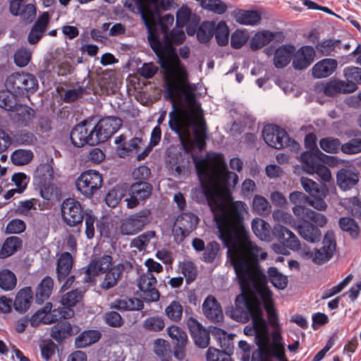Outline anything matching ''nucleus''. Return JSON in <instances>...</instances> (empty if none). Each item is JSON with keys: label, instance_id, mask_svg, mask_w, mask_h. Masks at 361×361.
Listing matches in <instances>:
<instances>
[{"label": "nucleus", "instance_id": "c03bdc74", "mask_svg": "<svg viewBox=\"0 0 361 361\" xmlns=\"http://www.w3.org/2000/svg\"><path fill=\"white\" fill-rule=\"evenodd\" d=\"M16 94L7 89L0 91V107L11 111H15L18 103Z\"/></svg>", "mask_w": 361, "mask_h": 361}, {"label": "nucleus", "instance_id": "bb28decb", "mask_svg": "<svg viewBox=\"0 0 361 361\" xmlns=\"http://www.w3.org/2000/svg\"><path fill=\"white\" fill-rule=\"evenodd\" d=\"M49 20L48 13L44 12L39 16L28 34L27 40L30 44H35L39 41L46 30Z\"/></svg>", "mask_w": 361, "mask_h": 361}, {"label": "nucleus", "instance_id": "e433bc0d", "mask_svg": "<svg viewBox=\"0 0 361 361\" xmlns=\"http://www.w3.org/2000/svg\"><path fill=\"white\" fill-rule=\"evenodd\" d=\"M101 338V333L97 330H87L82 332L75 340L77 348H83L97 342Z\"/></svg>", "mask_w": 361, "mask_h": 361}, {"label": "nucleus", "instance_id": "774afa93", "mask_svg": "<svg viewBox=\"0 0 361 361\" xmlns=\"http://www.w3.org/2000/svg\"><path fill=\"white\" fill-rule=\"evenodd\" d=\"M249 35L246 31L237 30L231 37V44L234 49L241 48L248 40Z\"/></svg>", "mask_w": 361, "mask_h": 361}, {"label": "nucleus", "instance_id": "aec40b11", "mask_svg": "<svg viewBox=\"0 0 361 361\" xmlns=\"http://www.w3.org/2000/svg\"><path fill=\"white\" fill-rule=\"evenodd\" d=\"M113 264V257L110 255L102 256L93 255L87 266L86 273L88 276H96L108 271Z\"/></svg>", "mask_w": 361, "mask_h": 361}, {"label": "nucleus", "instance_id": "680f3d73", "mask_svg": "<svg viewBox=\"0 0 361 361\" xmlns=\"http://www.w3.org/2000/svg\"><path fill=\"white\" fill-rule=\"evenodd\" d=\"M165 313L171 320L178 322L182 317L183 307L179 302L174 300L166 307Z\"/></svg>", "mask_w": 361, "mask_h": 361}, {"label": "nucleus", "instance_id": "f03ea898", "mask_svg": "<svg viewBox=\"0 0 361 361\" xmlns=\"http://www.w3.org/2000/svg\"><path fill=\"white\" fill-rule=\"evenodd\" d=\"M158 0L149 3L145 12V20L140 12L135 10L133 13H138L149 29L148 40L151 48L156 54L159 63L164 73L166 86V97L174 100L183 93L189 91L188 75L185 67L181 63L173 44H182L185 35L183 27H177L169 34L164 35V39H160L150 30L151 24L154 23V14L150 9L152 5H156Z\"/></svg>", "mask_w": 361, "mask_h": 361}, {"label": "nucleus", "instance_id": "0e129e2a", "mask_svg": "<svg viewBox=\"0 0 361 361\" xmlns=\"http://www.w3.org/2000/svg\"><path fill=\"white\" fill-rule=\"evenodd\" d=\"M201 6L218 14H223L226 11V5L220 0H197Z\"/></svg>", "mask_w": 361, "mask_h": 361}, {"label": "nucleus", "instance_id": "f257e3e1", "mask_svg": "<svg viewBox=\"0 0 361 361\" xmlns=\"http://www.w3.org/2000/svg\"><path fill=\"white\" fill-rule=\"evenodd\" d=\"M202 192L213 212L219 237L227 247V255L232 264L241 291L250 293L264 304L269 324L274 328L279 326L272 300V293L267 286L266 274L262 270L259 259H265L267 254L250 240L244 226V214L247 205L242 201L232 202L228 207L220 192L234 188L238 177H199Z\"/></svg>", "mask_w": 361, "mask_h": 361}, {"label": "nucleus", "instance_id": "a19ab883", "mask_svg": "<svg viewBox=\"0 0 361 361\" xmlns=\"http://www.w3.org/2000/svg\"><path fill=\"white\" fill-rule=\"evenodd\" d=\"M274 35L268 30L257 32L251 39L250 44L252 50H257L273 40Z\"/></svg>", "mask_w": 361, "mask_h": 361}, {"label": "nucleus", "instance_id": "4c0bfd02", "mask_svg": "<svg viewBox=\"0 0 361 361\" xmlns=\"http://www.w3.org/2000/svg\"><path fill=\"white\" fill-rule=\"evenodd\" d=\"M71 334L72 326L67 322H59L51 328V337L59 343Z\"/></svg>", "mask_w": 361, "mask_h": 361}, {"label": "nucleus", "instance_id": "393cba45", "mask_svg": "<svg viewBox=\"0 0 361 361\" xmlns=\"http://www.w3.org/2000/svg\"><path fill=\"white\" fill-rule=\"evenodd\" d=\"M324 154L317 149L315 152H304L300 155L302 169L307 173L313 174L315 169L323 161L322 157Z\"/></svg>", "mask_w": 361, "mask_h": 361}, {"label": "nucleus", "instance_id": "6e6d98bb", "mask_svg": "<svg viewBox=\"0 0 361 361\" xmlns=\"http://www.w3.org/2000/svg\"><path fill=\"white\" fill-rule=\"evenodd\" d=\"M181 273L185 278L188 284L194 281L197 276V269L195 264L190 261H185L180 264Z\"/></svg>", "mask_w": 361, "mask_h": 361}, {"label": "nucleus", "instance_id": "c9c22d12", "mask_svg": "<svg viewBox=\"0 0 361 361\" xmlns=\"http://www.w3.org/2000/svg\"><path fill=\"white\" fill-rule=\"evenodd\" d=\"M54 288V281L50 276H45L36 289L35 300L38 304L43 303L51 295Z\"/></svg>", "mask_w": 361, "mask_h": 361}, {"label": "nucleus", "instance_id": "13d9d810", "mask_svg": "<svg viewBox=\"0 0 361 361\" xmlns=\"http://www.w3.org/2000/svg\"><path fill=\"white\" fill-rule=\"evenodd\" d=\"M319 146L324 152L329 154L337 153L339 149H341L340 140L332 137L322 138L319 140Z\"/></svg>", "mask_w": 361, "mask_h": 361}, {"label": "nucleus", "instance_id": "c85d7f7f", "mask_svg": "<svg viewBox=\"0 0 361 361\" xmlns=\"http://www.w3.org/2000/svg\"><path fill=\"white\" fill-rule=\"evenodd\" d=\"M295 229L299 235L308 242L316 243L320 240L321 231L317 226H315L308 221H302L297 225Z\"/></svg>", "mask_w": 361, "mask_h": 361}, {"label": "nucleus", "instance_id": "338daca9", "mask_svg": "<svg viewBox=\"0 0 361 361\" xmlns=\"http://www.w3.org/2000/svg\"><path fill=\"white\" fill-rule=\"evenodd\" d=\"M155 236V232L148 231L134 238L132 241L133 245L139 250H145L151 239Z\"/></svg>", "mask_w": 361, "mask_h": 361}, {"label": "nucleus", "instance_id": "09e8293b", "mask_svg": "<svg viewBox=\"0 0 361 361\" xmlns=\"http://www.w3.org/2000/svg\"><path fill=\"white\" fill-rule=\"evenodd\" d=\"M34 154L30 149H18L11 155V160L16 166H24L33 159Z\"/></svg>", "mask_w": 361, "mask_h": 361}, {"label": "nucleus", "instance_id": "ddd939ff", "mask_svg": "<svg viewBox=\"0 0 361 361\" xmlns=\"http://www.w3.org/2000/svg\"><path fill=\"white\" fill-rule=\"evenodd\" d=\"M157 283L156 277L150 272H146L138 278L140 297L146 302H155L159 299V293L156 288Z\"/></svg>", "mask_w": 361, "mask_h": 361}, {"label": "nucleus", "instance_id": "7ed1b4c3", "mask_svg": "<svg viewBox=\"0 0 361 361\" xmlns=\"http://www.w3.org/2000/svg\"><path fill=\"white\" fill-rule=\"evenodd\" d=\"M231 317L239 322L246 323L252 319V326L244 328L247 336H255V341L258 346V338L262 337L266 321L263 318L261 303L255 299L250 293H241L235 300V307L231 311Z\"/></svg>", "mask_w": 361, "mask_h": 361}, {"label": "nucleus", "instance_id": "79ce46f5", "mask_svg": "<svg viewBox=\"0 0 361 361\" xmlns=\"http://www.w3.org/2000/svg\"><path fill=\"white\" fill-rule=\"evenodd\" d=\"M22 241L20 238L11 236L7 238L2 245L0 250V257L6 258L12 255L21 246Z\"/></svg>", "mask_w": 361, "mask_h": 361}, {"label": "nucleus", "instance_id": "4be33fe9", "mask_svg": "<svg viewBox=\"0 0 361 361\" xmlns=\"http://www.w3.org/2000/svg\"><path fill=\"white\" fill-rule=\"evenodd\" d=\"M293 55V67L295 70H304L313 62L315 49L311 46H303Z\"/></svg>", "mask_w": 361, "mask_h": 361}, {"label": "nucleus", "instance_id": "37998d69", "mask_svg": "<svg viewBox=\"0 0 361 361\" xmlns=\"http://www.w3.org/2000/svg\"><path fill=\"white\" fill-rule=\"evenodd\" d=\"M112 307L121 311L140 310L143 309L144 304L137 298H125L115 301Z\"/></svg>", "mask_w": 361, "mask_h": 361}, {"label": "nucleus", "instance_id": "2f4dec72", "mask_svg": "<svg viewBox=\"0 0 361 361\" xmlns=\"http://www.w3.org/2000/svg\"><path fill=\"white\" fill-rule=\"evenodd\" d=\"M358 180V173L350 169H343L337 173L338 185L343 190L351 189Z\"/></svg>", "mask_w": 361, "mask_h": 361}, {"label": "nucleus", "instance_id": "412c9836", "mask_svg": "<svg viewBox=\"0 0 361 361\" xmlns=\"http://www.w3.org/2000/svg\"><path fill=\"white\" fill-rule=\"evenodd\" d=\"M128 267H131L130 264L128 262L118 263L112 266L108 271L104 273L105 275L101 283V288L104 290H109L115 287L118 284L123 272Z\"/></svg>", "mask_w": 361, "mask_h": 361}, {"label": "nucleus", "instance_id": "f704fd0d", "mask_svg": "<svg viewBox=\"0 0 361 361\" xmlns=\"http://www.w3.org/2000/svg\"><path fill=\"white\" fill-rule=\"evenodd\" d=\"M354 85L346 83L345 81L341 80H333L326 84L324 87V93L326 96L333 97L338 94L352 93L350 89L354 87Z\"/></svg>", "mask_w": 361, "mask_h": 361}, {"label": "nucleus", "instance_id": "8fccbe9b", "mask_svg": "<svg viewBox=\"0 0 361 361\" xmlns=\"http://www.w3.org/2000/svg\"><path fill=\"white\" fill-rule=\"evenodd\" d=\"M253 212L260 216H267L271 212V205L268 200L262 195H256L252 200Z\"/></svg>", "mask_w": 361, "mask_h": 361}, {"label": "nucleus", "instance_id": "dca6fc26", "mask_svg": "<svg viewBox=\"0 0 361 361\" xmlns=\"http://www.w3.org/2000/svg\"><path fill=\"white\" fill-rule=\"evenodd\" d=\"M92 133L91 123L86 121H82L71 130L70 134L71 143L76 147H81L85 145L94 146V142L91 140Z\"/></svg>", "mask_w": 361, "mask_h": 361}, {"label": "nucleus", "instance_id": "20e7f679", "mask_svg": "<svg viewBox=\"0 0 361 361\" xmlns=\"http://www.w3.org/2000/svg\"><path fill=\"white\" fill-rule=\"evenodd\" d=\"M258 348L253 352L251 361H273L283 360L285 357V347L282 343V336L279 330L271 333L269 337L265 324L262 337L258 338Z\"/></svg>", "mask_w": 361, "mask_h": 361}, {"label": "nucleus", "instance_id": "5701e85b", "mask_svg": "<svg viewBox=\"0 0 361 361\" xmlns=\"http://www.w3.org/2000/svg\"><path fill=\"white\" fill-rule=\"evenodd\" d=\"M293 214L302 221H311L318 226L322 227L326 224V216L320 213H317L301 204H295L293 207Z\"/></svg>", "mask_w": 361, "mask_h": 361}, {"label": "nucleus", "instance_id": "f8f14e48", "mask_svg": "<svg viewBox=\"0 0 361 361\" xmlns=\"http://www.w3.org/2000/svg\"><path fill=\"white\" fill-rule=\"evenodd\" d=\"M151 212L148 209H144L130 215L122 222L120 231L123 235H134L141 231L150 222Z\"/></svg>", "mask_w": 361, "mask_h": 361}, {"label": "nucleus", "instance_id": "72a5a7b5", "mask_svg": "<svg viewBox=\"0 0 361 361\" xmlns=\"http://www.w3.org/2000/svg\"><path fill=\"white\" fill-rule=\"evenodd\" d=\"M33 292L30 287H25L17 293L14 300V307L19 312H26L30 307Z\"/></svg>", "mask_w": 361, "mask_h": 361}, {"label": "nucleus", "instance_id": "2eb2a0df", "mask_svg": "<svg viewBox=\"0 0 361 361\" xmlns=\"http://www.w3.org/2000/svg\"><path fill=\"white\" fill-rule=\"evenodd\" d=\"M169 126L172 131L180 137L183 136V134L188 133V129L192 123V116L188 111L183 110L180 114L176 111L173 104V109L169 112Z\"/></svg>", "mask_w": 361, "mask_h": 361}, {"label": "nucleus", "instance_id": "ea45409f", "mask_svg": "<svg viewBox=\"0 0 361 361\" xmlns=\"http://www.w3.org/2000/svg\"><path fill=\"white\" fill-rule=\"evenodd\" d=\"M300 183L303 189L308 192L311 197L315 196L320 192V195L327 196L329 190L326 185L319 186L318 183L306 177L300 178Z\"/></svg>", "mask_w": 361, "mask_h": 361}, {"label": "nucleus", "instance_id": "49530a36", "mask_svg": "<svg viewBox=\"0 0 361 361\" xmlns=\"http://www.w3.org/2000/svg\"><path fill=\"white\" fill-rule=\"evenodd\" d=\"M343 75L346 80V83L354 85L353 87L350 90L352 92H354L357 90V84L361 85V68L350 66L344 68Z\"/></svg>", "mask_w": 361, "mask_h": 361}, {"label": "nucleus", "instance_id": "603ef678", "mask_svg": "<svg viewBox=\"0 0 361 361\" xmlns=\"http://www.w3.org/2000/svg\"><path fill=\"white\" fill-rule=\"evenodd\" d=\"M83 297V292L78 288L64 294L61 300V305L71 309L80 302Z\"/></svg>", "mask_w": 361, "mask_h": 361}, {"label": "nucleus", "instance_id": "423d86ee", "mask_svg": "<svg viewBox=\"0 0 361 361\" xmlns=\"http://www.w3.org/2000/svg\"><path fill=\"white\" fill-rule=\"evenodd\" d=\"M262 136L264 142L271 147L282 149L290 147L293 149H298L299 145L292 140L287 132L276 125H267L264 127Z\"/></svg>", "mask_w": 361, "mask_h": 361}, {"label": "nucleus", "instance_id": "5fc2aeb1", "mask_svg": "<svg viewBox=\"0 0 361 361\" xmlns=\"http://www.w3.org/2000/svg\"><path fill=\"white\" fill-rule=\"evenodd\" d=\"M339 226L343 231L348 232L352 238H356L359 235L360 228L353 219L342 217L339 219Z\"/></svg>", "mask_w": 361, "mask_h": 361}, {"label": "nucleus", "instance_id": "de8ad7c7", "mask_svg": "<svg viewBox=\"0 0 361 361\" xmlns=\"http://www.w3.org/2000/svg\"><path fill=\"white\" fill-rule=\"evenodd\" d=\"M73 314V310L72 309L67 308L65 306L58 307L53 310L51 309L50 312H47V313H46L47 321H45V323L50 324L56 322L61 319L71 318Z\"/></svg>", "mask_w": 361, "mask_h": 361}, {"label": "nucleus", "instance_id": "9d476101", "mask_svg": "<svg viewBox=\"0 0 361 361\" xmlns=\"http://www.w3.org/2000/svg\"><path fill=\"white\" fill-rule=\"evenodd\" d=\"M102 174L95 170L82 172L76 180L77 189L85 196L91 197L102 185Z\"/></svg>", "mask_w": 361, "mask_h": 361}, {"label": "nucleus", "instance_id": "6ab92c4d", "mask_svg": "<svg viewBox=\"0 0 361 361\" xmlns=\"http://www.w3.org/2000/svg\"><path fill=\"white\" fill-rule=\"evenodd\" d=\"M273 234L286 247L298 250L300 243L297 236L285 226L278 224L273 228Z\"/></svg>", "mask_w": 361, "mask_h": 361}, {"label": "nucleus", "instance_id": "58836bf2", "mask_svg": "<svg viewBox=\"0 0 361 361\" xmlns=\"http://www.w3.org/2000/svg\"><path fill=\"white\" fill-rule=\"evenodd\" d=\"M252 229L255 235L262 240H269L270 225L264 220L255 218L252 221Z\"/></svg>", "mask_w": 361, "mask_h": 361}, {"label": "nucleus", "instance_id": "7c9ffc66", "mask_svg": "<svg viewBox=\"0 0 361 361\" xmlns=\"http://www.w3.org/2000/svg\"><path fill=\"white\" fill-rule=\"evenodd\" d=\"M310 37L311 42L315 44V49L323 56H329L335 48H341V41L339 39H328L319 42V37L313 36V32L310 33Z\"/></svg>", "mask_w": 361, "mask_h": 361}, {"label": "nucleus", "instance_id": "473e14b6", "mask_svg": "<svg viewBox=\"0 0 361 361\" xmlns=\"http://www.w3.org/2000/svg\"><path fill=\"white\" fill-rule=\"evenodd\" d=\"M73 259L68 252H63L57 260L56 274L59 281L66 279L73 267Z\"/></svg>", "mask_w": 361, "mask_h": 361}, {"label": "nucleus", "instance_id": "b1692460", "mask_svg": "<svg viewBox=\"0 0 361 361\" xmlns=\"http://www.w3.org/2000/svg\"><path fill=\"white\" fill-rule=\"evenodd\" d=\"M193 125L194 143L195 147L202 151L206 146V140L207 139V127L203 116H195Z\"/></svg>", "mask_w": 361, "mask_h": 361}, {"label": "nucleus", "instance_id": "864d4df0", "mask_svg": "<svg viewBox=\"0 0 361 361\" xmlns=\"http://www.w3.org/2000/svg\"><path fill=\"white\" fill-rule=\"evenodd\" d=\"M268 276L273 286L279 290H283L288 285V278L279 271L276 267L268 269Z\"/></svg>", "mask_w": 361, "mask_h": 361}, {"label": "nucleus", "instance_id": "4468645a", "mask_svg": "<svg viewBox=\"0 0 361 361\" xmlns=\"http://www.w3.org/2000/svg\"><path fill=\"white\" fill-rule=\"evenodd\" d=\"M152 190V185L146 181L139 180L133 183L129 190L130 197L126 199L127 207L130 209L136 207L140 201H144L150 197Z\"/></svg>", "mask_w": 361, "mask_h": 361}, {"label": "nucleus", "instance_id": "e2e57ef3", "mask_svg": "<svg viewBox=\"0 0 361 361\" xmlns=\"http://www.w3.org/2000/svg\"><path fill=\"white\" fill-rule=\"evenodd\" d=\"M156 0H126L124 6L130 11L137 10L140 12L144 19H145V12L147 4L154 2ZM146 21V20H145Z\"/></svg>", "mask_w": 361, "mask_h": 361}, {"label": "nucleus", "instance_id": "9b49d317", "mask_svg": "<svg viewBox=\"0 0 361 361\" xmlns=\"http://www.w3.org/2000/svg\"><path fill=\"white\" fill-rule=\"evenodd\" d=\"M200 219L194 213L183 212L176 219L173 236L176 242L181 243L195 231L199 224Z\"/></svg>", "mask_w": 361, "mask_h": 361}, {"label": "nucleus", "instance_id": "052dcab7", "mask_svg": "<svg viewBox=\"0 0 361 361\" xmlns=\"http://www.w3.org/2000/svg\"><path fill=\"white\" fill-rule=\"evenodd\" d=\"M220 252V245L216 241L207 243L203 251V260L206 263H212L217 257Z\"/></svg>", "mask_w": 361, "mask_h": 361}, {"label": "nucleus", "instance_id": "6e6552de", "mask_svg": "<svg viewBox=\"0 0 361 361\" xmlns=\"http://www.w3.org/2000/svg\"><path fill=\"white\" fill-rule=\"evenodd\" d=\"M336 245L334 233L328 231L324 235L323 246L320 249H315L314 252L310 250H304L301 251L300 255L306 259H312L315 264H321L332 257L336 250Z\"/></svg>", "mask_w": 361, "mask_h": 361}, {"label": "nucleus", "instance_id": "3c124183", "mask_svg": "<svg viewBox=\"0 0 361 361\" xmlns=\"http://www.w3.org/2000/svg\"><path fill=\"white\" fill-rule=\"evenodd\" d=\"M17 279L16 275L8 269H3L0 271V288L6 291L11 290L16 286Z\"/></svg>", "mask_w": 361, "mask_h": 361}, {"label": "nucleus", "instance_id": "a18cd8bd", "mask_svg": "<svg viewBox=\"0 0 361 361\" xmlns=\"http://www.w3.org/2000/svg\"><path fill=\"white\" fill-rule=\"evenodd\" d=\"M215 23L204 21L201 23L197 30V37L200 42L207 43L214 34Z\"/></svg>", "mask_w": 361, "mask_h": 361}, {"label": "nucleus", "instance_id": "bf43d9fd", "mask_svg": "<svg viewBox=\"0 0 361 361\" xmlns=\"http://www.w3.org/2000/svg\"><path fill=\"white\" fill-rule=\"evenodd\" d=\"M53 169L49 164L40 165L36 170V183L40 184L42 183L49 182L51 183L54 178Z\"/></svg>", "mask_w": 361, "mask_h": 361}, {"label": "nucleus", "instance_id": "69168bd1", "mask_svg": "<svg viewBox=\"0 0 361 361\" xmlns=\"http://www.w3.org/2000/svg\"><path fill=\"white\" fill-rule=\"evenodd\" d=\"M167 333L169 337L173 340L176 343H188V341L185 331L178 326L172 325L168 327Z\"/></svg>", "mask_w": 361, "mask_h": 361}, {"label": "nucleus", "instance_id": "a211bd4d", "mask_svg": "<svg viewBox=\"0 0 361 361\" xmlns=\"http://www.w3.org/2000/svg\"><path fill=\"white\" fill-rule=\"evenodd\" d=\"M202 312L205 317L213 323H219L224 319L221 306L213 295H208L202 303Z\"/></svg>", "mask_w": 361, "mask_h": 361}, {"label": "nucleus", "instance_id": "f3484780", "mask_svg": "<svg viewBox=\"0 0 361 361\" xmlns=\"http://www.w3.org/2000/svg\"><path fill=\"white\" fill-rule=\"evenodd\" d=\"M186 325L195 345L200 348H207L210 341L209 331L193 317L187 320Z\"/></svg>", "mask_w": 361, "mask_h": 361}, {"label": "nucleus", "instance_id": "1a4fd4ad", "mask_svg": "<svg viewBox=\"0 0 361 361\" xmlns=\"http://www.w3.org/2000/svg\"><path fill=\"white\" fill-rule=\"evenodd\" d=\"M63 222L70 227L81 225L85 214L80 202L74 198H66L61 206Z\"/></svg>", "mask_w": 361, "mask_h": 361}, {"label": "nucleus", "instance_id": "0eeeda50", "mask_svg": "<svg viewBox=\"0 0 361 361\" xmlns=\"http://www.w3.org/2000/svg\"><path fill=\"white\" fill-rule=\"evenodd\" d=\"M122 120L117 117L107 116L100 119L96 125L92 126V141L94 145L106 142L121 127Z\"/></svg>", "mask_w": 361, "mask_h": 361}, {"label": "nucleus", "instance_id": "4d7b16f0", "mask_svg": "<svg viewBox=\"0 0 361 361\" xmlns=\"http://www.w3.org/2000/svg\"><path fill=\"white\" fill-rule=\"evenodd\" d=\"M216 42L220 46H225L228 42L229 30L224 21H220L215 25L214 34Z\"/></svg>", "mask_w": 361, "mask_h": 361}, {"label": "nucleus", "instance_id": "cd10ccee", "mask_svg": "<svg viewBox=\"0 0 361 361\" xmlns=\"http://www.w3.org/2000/svg\"><path fill=\"white\" fill-rule=\"evenodd\" d=\"M232 16L238 23L245 25H256L261 21V15L256 11L235 9Z\"/></svg>", "mask_w": 361, "mask_h": 361}, {"label": "nucleus", "instance_id": "a878e982", "mask_svg": "<svg viewBox=\"0 0 361 361\" xmlns=\"http://www.w3.org/2000/svg\"><path fill=\"white\" fill-rule=\"evenodd\" d=\"M337 64V61L334 59H322L313 66L312 75L315 78H326L335 71Z\"/></svg>", "mask_w": 361, "mask_h": 361}, {"label": "nucleus", "instance_id": "c756f323", "mask_svg": "<svg viewBox=\"0 0 361 361\" xmlns=\"http://www.w3.org/2000/svg\"><path fill=\"white\" fill-rule=\"evenodd\" d=\"M295 51L292 45H283L279 47L274 53V64L278 68L286 67L290 61Z\"/></svg>", "mask_w": 361, "mask_h": 361}, {"label": "nucleus", "instance_id": "39448f33", "mask_svg": "<svg viewBox=\"0 0 361 361\" xmlns=\"http://www.w3.org/2000/svg\"><path fill=\"white\" fill-rule=\"evenodd\" d=\"M8 90L20 96L35 93L39 87L38 80L32 74L28 73H13L6 80Z\"/></svg>", "mask_w": 361, "mask_h": 361}]
</instances>
